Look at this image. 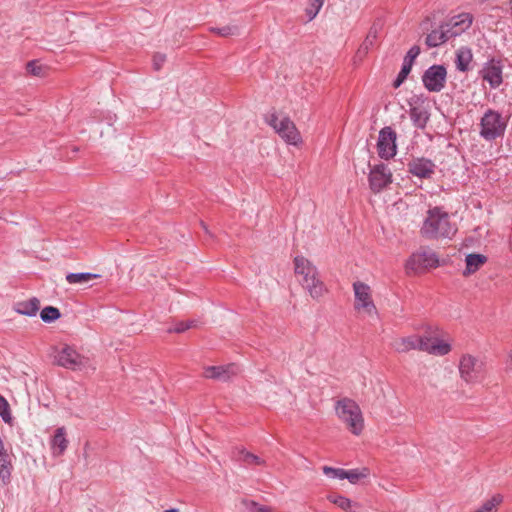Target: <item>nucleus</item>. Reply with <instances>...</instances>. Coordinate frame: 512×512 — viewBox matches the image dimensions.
Instances as JSON below:
<instances>
[{"mask_svg": "<svg viewBox=\"0 0 512 512\" xmlns=\"http://www.w3.org/2000/svg\"><path fill=\"white\" fill-rule=\"evenodd\" d=\"M392 183V173L387 165L381 163L373 166L369 173V186L374 193H379Z\"/></svg>", "mask_w": 512, "mask_h": 512, "instance_id": "nucleus-10", "label": "nucleus"}, {"mask_svg": "<svg viewBox=\"0 0 512 512\" xmlns=\"http://www.w3.org/2000/svg\"><path fill=\"white\" fill-rule=\"evenodd\" d=\"M461 378L467 383H478L485 377L484 362L472 355H464L459 364Z\"/></svg>", "mask_w": 512, "mask_h": 512, "instance_id": "nucleus-6", "label": "nucleus"}, {"mask_svg": "<svg viewBox=\"0 0 512 512\" xmlns=\"http://www.w3.org/2000/svg\"><path fill=\"white\" fill-rule=\"evenodd\" d=\"M472 24V16L468 13H461L453 16L447 22L443 23L446 33L451 38L462 34Z\"/></svg>", "mask_w": 512, "mask_h": 512, "instance_id": "nucleus-13", "label": "nucleus"}, {"mask_svg": "<svg viewBox=\"0 0 512 512\" xmlns=\"http://www.w3.org/2000/svg\"><path fill=\"white\" fill-rule=\"evenodd\" d=\"M396 133L391 127H384L379 132L377 149L381 158L389 159L396 154Z\"/></svg>", "mask_w": 512, "mask_h": 512, "instance_id": "nucleus-12", "label": "nucleus"}, {"mask_svg": "<svg viewBox=\"0 0 512 512\" xmlns=\"http://www.w3.org/2000/svg\"><path fill=\"white\" fill-rule=\"evenodd\" d=\"M68 447V440L66 438V429L59 427L56 429L55 434L51 440V448L54 456H61Z\"/></svg>", "mask_w": 512, "mask_h": 512, "instance_id": "nucleus-20", "label": "nucleus"}, {"mask_svg": "<svg viewBox=\"0 0 512 512\" xmlns=\"http://www.w3.org/2000/svg\"><path fill=\"white\" fill-rule=\"evenodd\" d=\"M40 302L37 298H31L26 301L17 302L15 311L21 315L35 316L39 310Z\"/></svg>", "mask_w": 512, "mask_h": 512, "instance_id": "nucleus-23", "label": "nucleus"}, {"mask_svg": "<svg viewBox=\"0 0 512 512\" xmlns=\"http://www.w3.org/2000/svg\"><path fill=\"white\" fill-rule=\"evenodd\" d=\"M299 281L302 287L306 289L314 299L320 298L326 291L324 283L318 277V273L313 274V277H310V279H300Z\"/></svg>", "mask_w": 512, "mask_h": 512, "instance_id": "nucleus-17", "label": "nucleus"}, {"mask_svg": "<svg viewBox=\"0 0 512 512\" xmlns=\"http://www.w3.org/2000/svg\"><path fill=\"white\" fill-rule=\"evenodd\" d=\"M487 261V257L483 254L471 253L466 256V268L463 271L464 276L471 275L478 271Z\"/></svg>", "mask_w": 512, "mask_h": 512, "instance_id": "nucleus-22", "label": "nucleus"}, {"mask_svg": "<svg viewBox=\"0 0 512 512\" xmlns=\"http://www.w3.org/2000/svg\"><path fill=\"white\" fill-rule=\"evenodd\" d=\"M201 225H202V227H203L204 231L208 233L207 226H206L204 223H201Z\"/></svg>", "mask_w": 512, "mask_h": 512, "instance_id": "nucleus-46", "label": "nucleus"}, {"mask_svg": "<svg viewBox=\"0 0 512 512\" xmlns=\"http://www.w3.org/2000/svg\"><path fill=\"white\" fill-rule=\"evenodd\" d=\"M232 459L241 462L245 466H258L265 464V461L261 459L259 456L243 448H235L232 451Z\"/></svg>", "mask_w": 512, "mask_h": 512, "instance_id": "nucleus-18", "label": "nucleus"}, {"mask_svg": "<svg viewBox=\"0 0 512 512\" xmlns=\"http://www.w3.org/2000/svg\"><path fill=\"white\" fill-rule=\"evenodd\" d=\"M506 370L508 372H512V349H511V352L509 354V361L506 363Z\"/></svg>", "mask_w": 512, "mask_h": 512, "instance_id": "nucleus-43", "label": "nucleus"}, {"mask_svg": "<svg viewBox=\"0 0 512 512\" xmlns=\"http://www.w3.org/2000/svg\"><path fill=\"white\" fill-rule=\"evenodd\" d=\"M355 293V308L357 310L363 309L368 315H376L377 309L371 299L370 287L362 282H355L353 284Z\"/></svg>", "mask_w": 512, "mask_h": 512, "instance_id": "nucleus-11", "label": "nucleus"}, {"mask_svg": "<svg viewBox=\"0 0 512 512\" xmlns=\"http://www.w3.org/2000/svg\"><path fill=\"white\" fill-rule=\"evenodd\" d=\"M12 465L7 451L0 448V479L6 484L10 480Z\"/></svg>", "mask_w": 512, "mask_h": 512, "instance_id": "nucleus-25", "label": "nucleus"}, {"mask_svg": "<svg viewBox=\"0 0 512 512\" xmlns=\"http://www.w3.org/2000/svg\"><path fill=\"white\" fill-rule=\"evenodd\" d=\"M210 31L222 37L235 36L240 34V27L235 24L225 25L223 27H211Z\"/></svg>", "mask_w": 512, "mask_h": 512, "instance_id": "nucleus-30", "label": "nucleus"}, {"mask_svg": "<svg viewBox=\"0 0 512 512\" xmlns=\"http://www.w3.org/2000/svg\"><path fill=\"white\" fill-rule=\"evenodd\" d=\"M166 61V56L161 53H156L153 56V67L155 70H160L163 66L164 62Z\"/></svg>", "mask_w": 512, "mask_h": 512, "instance_id": "nucleus-42", "label": "nucleus"}, {"mask_svg": "<svg viewBox=\"0 0 512 512\" xmlns=\"http://www.w3.org/2000/svg\"><path fill=\"white\" fill-rule=\"evenodd\" d=\"M99 277V274H94L90 272L69 273L66 275V281L69 284L85 285L89 283L91 280L97 279Z\"/></svg>", "mask_w": 512, "mask_h": 512, "instance_id": "nucleus-27", "label": "nucleus"}, {"mask_svg": "<svg viewBox=\"0 0 512 512\" xmlns=\"http://www.w3.org/2000/svg\"><path fill=\"white\" fill-rule=\"evenodd\" d=\"M410 118L418 128H424L428 121V114L425 110L413 107L410 109Z\"/></svg>", "mask_w": 512, "mask_h": 512, "instance_id": "nucleus-28", "label": "nucleus"}, {"mask_svg": "<svg viewBox=\"0 0 512 512\" xmlns=\"http://www.w3.org/2000/svg\"><path fill=\"white\" fill-rule=\"evenodd\" d=\"M457 231L450 217L440 207L429 209L421 228V234L428 239L451 238Z\"/></svg>", "mask_w": 512, "mask_h": 512, "instance_id": "nucleus-1", "label": "nucleus"}, {"mask_svg": "<svg viewBox=\"0 0 512 512\" xmlns=\"http://www.w3.org/2000/svg\"><path fill=\"white\" fill-rule=\"evenodd\" d=\"M368 475V469L364 468L363 470L352 469L344 471V479H347L350 483L355 484L361 478H365Z\"/></svg>", "mask_w": 512, "mask_h": 512, "instance_id": "nucleus-32", "label": "nucleus"}, {"mask_svg": "<svg viewBox=\"0 0 512 512\" xmlns=\"http://www.w3.org/2000/svg\"><path fill=\"white\" fill-rule=\"evenodd\" d=\"M193 326H195V321L180 322L174 328H169L168 332L182 333Z\"/></svg>", "mask_w": 512, "mask_h": 512, "instance_id": "nucleus-40", "label": "nucleus"}, {"mask_svg": "<svg viewBox=\"0 0 512 512\" xmlns=\"http://www.w3.org/2000/svg\"><path fill=\"white\" fill-rule=\"evenodd\" d=\"M475 512H482V511H481L480 509H478V510H477V511H475Z\"/></svg>", "mask_w": 512, "mask_h": 512, "instance_id": "nucleus-47", "label": "nucleus"}, {"mask_svg": "<svg viewBox=\"0 0 512 512\" xmlns=\"http://www.w3.org/2000/svg\"><path fill=\"white\" fill-rule=\"evenodd\" d=\"M393 348L399 353L418 349L434 355H446L451 350L450 345L437 338L419 337L416 335L396 339Z\"/></svg>", "mask_w": 512, "mask_h": 512, "instance_id": "nucleus-2", "label": "nucleus"}, {"mask_svg": "<svg viewBox=\"0 0 512 512\" xmlns=\"http://www.w3.org/2000/svg\"><path fill=\"white\" fill-rule=\"evenodd\" d=\"M439 265V259L431 250H421L410 256L406 263L407 270L419 272Z\"/></svg>", "mask_w": 512, "mask_h": 512, "instance_id": "nucleus-8", "label": "nucleus"}, {"mask_svg": "<svg viewBox=\"0 0 512 512\" xmlns=\"http://www.w3.org/2000/svg\"><path fill=\"white\" fill-rule=\"evenodd\" d=\"M412 66H413L412 64L405 62L403 60L402 68L393 83V86L395 88H398L399 86H401V84L406 80L407 76L411 72Z\"/></svg>", "mask_w": 512, "mask_h": 512, "instance_id": "nucleus-35", "label": "nucleus"}, {"mask_svg": "<svg viewBox=\"0 0 512 512\" xmlns=\"http://www.w3.org/2000/svg\"><path fill=\"white\" fill-rule=\"evenodd\" d=\"M334 408L339 420L352 434H361L364 428V418L359 405L353 399L341 398L336 401Z\"/></svg>", "mask_w": 512, "mask_h": 512, "instance_id": "nucleus-3", "label": "nucleus"}, {"mask_svg": "<svg viewBox=\"0 0 512 512\" xmlns=\"http://www.w3.org/2000/svg\"><path fill=\"white\" fill-rule=\"evenodd\" d=\"M294 264L295 273L302 277L301 279H310L313 274H317V268L303 256L295 257Z\"/></svg>", "mask_w": 512, "mask_h": 512, "instance_id": "nucleus-19", "label": "nucleus"}, {"mask_svg": "<svg viewBox=\"0 0 512 512\" xmlns=\"http://www.w3.org/2000/svg\"><path fill=\"white\" fill-rule=\"evenodd\" d=\"M408 169L414 176L429 178L434 173L435 164L429 159L417 158L408 164Z\"/></svg>", "mask_w": 512, "mask_h": 512, "instance_id": "nucleus-16", "label": "nucleus"}, {"mask_svg": "<svg viewBox=\"0 0 512 512\" xmlns=\"http://www.w3.org/2000/svg\"><path fill=\"white\" fill-rule=\"evenodd\" d=\"M164 512H179V510L176 508H170V509L165 510Z\"/></svg>", "mask_w": 512, "mask_h": 512, "instance_id": "nucleus-44", "label": "nucleus"}, {"mask_svg": "<svg viewBox=\"0 0 512 512\" xmlns=\"http://www.w3.org/2000/svg\"><path fill=\"white\" fill-rule=\"evenodd\" d=\"M27 71L33 76H43L44 75V67L39 64L37 61L33 60L26 64Z\"/></svg>", "mask_w": 512, "mask_h": 512, "instance_id": "nucleus-38", "label": "nucleus"}, {"mask_svg": "<svg viewBox=\"0 0 512 512\" xmlns=\"http://www.w3.org/2000/svg\"><path fill=\"white\" fill-rule=\"evenodd\" d=\"M55 363L70 370H82L89 365L88 358L80 355L74 348L65 345L54 356Z\"/></svg>", "mask_w": 512, "mask_h": 512, "instance_id": "nucleus-7", "label": "nucleus"}, {"mask_svg": "<svg viewBox=\"0 0 512 512\" xmlns=\"http://www.w3.org/2000/svg\"><path fill=\"white\" fill-rule=\"evenodd\" d=\"M242 504L247 512H271L268 506L261 505L253 500L244 499Z\"/></svg>", "mask_w": 512, "mask_h": 512, "instance_id": "nucleus-34", "label": "nucleus"}, {"mask_svg": "<svg viewBox=\"0 0 512 512\" xmlns=\"http://www.w3.org/2000/svg\"><path fill=\"white\" fill-rule=\"evenodd\" d=\"M238 373L236 364L231 363L223 366H207L204 368L203 377L217 381L226 382Z\"/></svg>", "mask_w": 512, "mask_h": 512, "instance_id": "nucleus-14", "label": "nucleus"}, {"mask_svg": "<svg viewBox=\"0 0 512 512\" xmlns=\"http://www.w3.org/2000/svg\"><path fill=\"white\" fill-rule=\"evenodd\" d=\"M329 500L347 512H356V508H358L356 503L352 502L350 499L344 496H330Z\"/></svg>", "mask_w": 512, "mask_h": 512, "instance_id": "nucleus-29", "label": "nucleus"}, {"mask_svg": "<svg viewBox=\"0 0 512 512\" xmlns=\"http://www.w3.org/2000/svg\"><path fill=\"white\" fill-rule=\"evenodd\" d=\"M502 500L503 497L500 494L494 495L491 499L484 502L480 510L482 512H493Z\"/></svg>", "mask_w": 512, "mask_h": 512, "instance_id": "nucleus-36", "label": "nucleus"}, {"mask_svg": "<svg viewBox=\"0 0 512 512\" xmlns=\"http://www.w3.org/2000/svg\"><path fill=\"white\" fill-rule=\"evenodd\" d=\"M472 61L471 50L465 47L458 49L456 53V68L459 71L465 72L469 68V64Z\"/></svg>", "mask_w": 512, "mask_h": 512, "instance_id": "nucleus-26", "label": "nucleus"}, {"mask_svg": "<svg viewBox=\"0 0 512 512\" xmlns=\"http://www.w3.org/2000/svg\"><path fill=\"white\" fill-rule=\"evenodd\" d=\"M344 471L345 470L341 468L323 467V473L330 478L344 479Z\"/></svg>", "mask_w": 512, "mask_h": 512, "instance_id": "nucleus-39", "label": "nucleus"}, {"mask_svg": "<svg viewBox=\"0 0 512 512\" xmlns=\"http://www.w3.org/2000/svg\"><path fill=\"white\" fill-rule=\"evenodd\" d=\"M419 54H420L419 46L414 45L407 52L406 56L404 57V61L413 65L414 60L418 57Z\"/></svg>", "mask_w": 512, "mask_h": 512, "instance_id": "nucleus-41", "label": "nucleus"}, {"mask_svg": "<svg viewBox=\"0 0 512 512\" xmlns=\"http://www.w3.org/2000/svg\"><path fill=\"white\" fill-rule=\"evenodd\" d=\"M447 71L443 65L429 67L422 76L425 88L430 92L441 91L446 83Z\"/></svg>", "mask_w": 512, "mask_h": 512, "instance_id": "nucleus-9", "label": "nucleus"}, {"mask_svg": "<svg viewBox=\"0 0 512 512\" xmlns=\"http://www.w3.org/2000/svg\"><path fill=\"white\" fill-rule=\"evenodd\" d=\"M266 122L287 144L298 145L302 142L300 132L288 116L272 112L266 116Z\"/></svg>", "mask_w": 512, "mask_h": 512, "instance_id": "nucleus-4", "label": "nucleus"}, {"mask_svg": "<svg viewBox=\"0 0 512 512\" xmlns=\"http://www.w3.org/2000/svg\"><path fill=\"white\" fill-rule=\"evenodd\" d=\"M61 316V313L58 308L53 306H47L42 309L40 313V317L43 322L51 323L57 319H59Z\"/></svg>", "mask_w": 512, "mask_h": 512, "instance_id": "nucleus-31", "label": "nucleus"}, {"mask_svg": "<svg viewBox=\"0 0 512 512\" xmlns=\"http://www.w3.org/2000/svg\"><path fill=\"white\" fill-rule=\"evenodd\" d=\"M507 126V121L502 115L492 109L487 110L480 121V136L492 141L503 136Z\"/></svg>", "mask_w": 512, "mask_h": 512, "instance_id": "nucleus-5", "label": "nucleus"}, {"mask_svg": "<svg viewBox=\"0 0 512 512\" xmlns=\"http://www.w3.org/2000/svg\"><path fill=\"white\" fill-rule=\"evenodd\" d=\"M0 416L6 423H9L12 418L9 403L2 395H0Z\"/></svg>", "mask_w": 512, "mask_h": 512, "instance_id": "nucleus-37", "label": "nucleus"}, {"mask_svg": "<svg viewBox=\"0 0 512 512\" xmlns=\"http://www.w3.org/2000/svg\"><path fill=\"white\" fill-rule=\"evenodd\" d=\"M324 0H309V4L305 10L308 21L313 20L323 6Z\"/></svg>", "mask_w": 512, "mask_h": 512, "instance_id": "nucleus-33", "label": "nucleus"}, {"mask_svg": "<svg viewBox=\"0 0 512 512\" xmlns=\"http://www.w3.org/2000/svg\"><path fill=\"white\" fill-rule=\"evenodd\" d=\"M379 30H380V27L376 23H374L371 26L366 38L364 39L363 43L360 45V47L357 50L356 57L358 59L361 60V59H363V57H365L367 55L370 48L374 45V43L378 37Z\"/></svg>", "mask_w": 512, "mask_h": 512, "instance_id": "nucleus-21", "label": "nucleus"}, {"mask_svg": "<svg viewBox=\"0 0 512 512\" xmlns=\"http://www.w3.org/2000/svg\"><path fill=\"white\" fill-rule=\"evenodd\" d=\"M508 4H509V9L508 10H509L510 14L512 15V0H509Z\"/></svg>", "mask_w": 512, "mask_h": 512, "instance_id": "nucleus-45", "label": "nucleus"}, {"mask_svg": "<svg viewBox=\"0 0 512 512\" xmlns=\"http://www.w3.org/2000/svg\"><path fill=\"white\" fill-rule=\"evenodd\" d=\"M502 69L503 66L500 61H496L494 59L489 61L482 69V77L489 83L491 88H497L501 85L503 81Z\"/></svg>", "mask_w": 512, "mask_h": 512, "instance_id": "nucleus-15", "label": "nucleus"}, {"mask_svg": "<svg viewBox=\"0 0 512 512\" xmlns=\"http://www.w3.org/2000/svg\"><path fill=\"white\" fill-rule=\"evenodd\" d=\"M449 39L450 37L446 33L445 26L442 24L438 29L431 31V33L427 35L425 43L428 47H437Z\"/></svg>", "mask_w": 512, "mask_h": 512, "instance_id": "nucleus-24", "label": "nucleus"}]
</instances>
